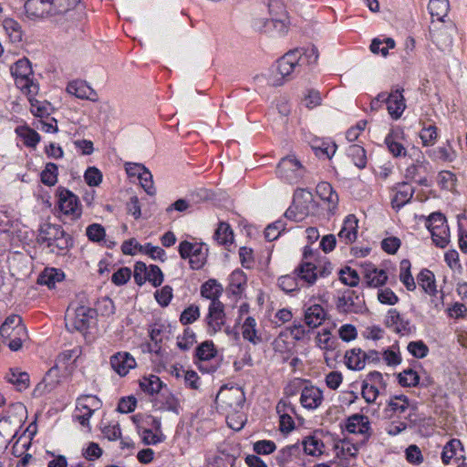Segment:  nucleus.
<instances>
[{
	"mask_svg": "<svg viewBox=\"0 0 467 467\" xmlns=\"http://www.w3.org/2000/svg\"><path fill=\"white\" fill-rule=\"evenodd\" d=\"M358 219L354 214H348L344 220L338 237L345 244H351L357 239Z\"/></svg>",
	"mask_w": 467,
	"mask_h": 467,
	"instance_id": "obj_21",
	"label": "nucleus"
},
{
	"mask_svg": "<svg viewBox=\"0 0 467 467\" xmlns=\"http://www.w3.org/2000/svg\"><path fill=\"white\" fill-rule=\"evenodd\" d=\"M300 55L297 57H303V60H300V66L303 63H307L308 65L316 64L318 59V50L315 46H311L305 49H299Z\"/></svg>",
	"mask_w": 467,
	"mask_h": 467,
	"instance_id": "obj_52",
	"label": "nucleus"
},
{
	"mask_svg": "<svg viewBox=\"0 0 467 467\" xmlns=\"http://www.w3.org/2000/svg\"><path fill=\"white\" fill-rule=\"evenodd\" d=\"M67 91L75 97L82 99L97 100L98 95L85 81L74 80L69 82Z\"/></svg>",
	"mask_w": 467,
	"mask_h": 467,
	"instance_id": "obj_16",
	"label": "nucleus"
},
{
	"mask_svg": "<svg viewBox=\"0 0 467 467\" xmlns=\"http://www.w3.org/2000/svg\"><path fill=\"white\" fill-rule=\"evenodd\" d=\"M201 250H202V245L201 244H192L188 241H182L179 246L180 255L183 259L194 256Z\"/></svg>",
	"mask_w": 467,
	"mask_h": 467,
	"instance_id": "obj_46",
	"label": "nucleus"
},
{
	"mask_svg": "<svg viewBox=\"0 0 467 467\" xmlns=\"http://www.w3.org/2000/svg\"><path fill=\"white\" fill-rule=\"evenodd\" d=\"M200 317L199 307L192 305L182 311L180 317V321L183 325L192 324Z\"/></svg>",
	"mask_w": 467,
	"mask_h": 467,
	"instance_id": "obj_61",
	"label": "nucleus"
},
{
	"mask_svg": "<svg viewBox=\"0 0 467 467\" xmlns=\"http://www.w3.org/2000/svg\"><path fill=\"white\" fill-rule=\"evenodd\" d=\"M400 279L409 291H413L416 288L414 278L410 273V262L408 259H403L400 262Z\"/></svg>",
	"mask_w": 467,
	"mask_h": 467,
	"instance_id": "obj_37",
	"label": "nucleus"
},
{
	"mask_svg": "<svg viewBox=\"0 0 467 467\" xmlns=\"http://www.w3.org/2000/svg\"><path fill=\"white\" fill-rule=\"evenodd\" d=\"M313 202V195L310 192L300 189L297 190L294 195V206L296 210H299L300 217L295 213L293 207H289L285 215L286 218L299 221L303 218V215L308 213V204Z\"/></svg>",
	"mask_w": 467,
	"mask_h": 467,
	"instance_id": "obj_6",
	"label": "nucleus"
},
{
	"mask_svg": "<svg viewBox=\"0 0 467 467\" xmlns=\"http://www.w3.org/2000/svg\"><path fill=\"white\" fill-rule=\"evenodd\" d=\"M347 154L353 161L354 164L358 169H364L367 164L366 150L363 147L358 144H352L348 146Z\"/></svg>",
	"mask_w": 467,
	"mask_h": 467,
	"instance_id": "obj_33",
	"label": "nucleus"
},
{
	"mask_svg": "<svg viewBox=\"0 0 467 467\" xmlns=\"http://www.w3.org/2000/svg\"><path fill=\"white\" fill-rule=\"evenodd\" d=\"M233 394L231 389H228L226 386L221 388L215 398V403L217 408L221 410L222 413H229L232 410L233 405Z\"/></svg>",
	"mask_w": 467,
	"mask_h": 467,
	"instance_id": "obj_29",
	"label": "nucleus"
},
{
	"mask_svg": "<svg viewBox=\"0 0 467 467\" xmlns=\"http://www.w3.org/2000/svg\"><path fill=\"white\" fill-rule=\"evenodd\" d=\"M39 244H47L51 252L63 254L73 246V240L58 224L46 223L39 229Z\"/></svg>",
	"mask_w": 467,
	"mask_h": 467,
	"instance_id": "obj_1",
	"label": "nucleus"
},
{
	"mask_svg": "<svg viewBox=\"0 0 467 467\" xmlns=\"http://www.w3.org/2000/svg\"><path fill=\"white\" fill-rule=\"evenodd\" d=\"M196 357L201 360H209L215 355L213 342L204 341L196 348Z\"/></svg>",
	"mask_w": 467,
	"mask_h": 467,
	"instance_id": "obj_49",
	"label": "nucleus"
},
{
	"mask_svg": "<svg viewBox=\"0 0 467 467\" xmlns=\"http://www.w3.org/2000/svg\"><path fill=\"white\" fill-rule=\"evenodd\" d=\"M163 386L162 381L156 375H150L149 377H143L140 380V389L150 394L153 395L159 393Z\"/></svg>",
	"mask_w": 467,
	"mask_h": 467,
	"instance_id": "obj_30",
	"label": "nucleus"
},
{
	"mask_svg": "<svg viewBox=\"0 0 467 467\" xmlns=\"http://www.w3.org/2000/svg\"><path fill=\"white\" fill-rule=\"evenodd\" d=\"M25 11L30 18L54 16L51 0H26Z\"/></svg>",
	"mask_w": 467,
	"mask_h": 467,
	"instance_id": "obj_10",
	"label": "nucleus"
},
{
	"mask_svg": "<svg viewBox=\"0 0 467 467\" xmlns=\"http://www.w3.org/2000/svg\"><path fill=\"white\" fill-rule=\"evenodd\" d=\"M222 291V285L214 279L208 280L201 287V295L211 302H220L218 298Z\"/></svg>",
	"mask_w": 467,
	"mask_h": 467,
	"instance_id": "obj_27",
	"label": "nucleus"
},
{
	"mask_svg": "<svg viewBox=\"0 0 467 467\" xmlns=\"http://www.w3.org/2000/svg\"><path fill=\"white\" fill-rule=\"evenodd\" d=\"M86 234L89 241L99 243L104 240L106 232L101 224L92 223L88 226Z\"/></svg>",
	"mask_w": 467,
	"mask_h": 467,
	"instance_id": "obj_47",
	"label": "nucleus"
},
{
	"mask_svg": "<svg viewBox=\"0 0 467 467\" xmlns=\"http://www.w3.org/2000/svg\"><path fill=\"white\" fill-rule=\"evenodd\" d=\"M312 149L317 157H326L327 159H331V157L335 154L337 150V145L335 143L328 144L326 142H322L320 145L312 146Z\"/></svg>",
	"mask_w": 467,
	"mask_h": 467,
	"instance_id": "obj_57",
	"label": "nucleus"
},
{
	"mask_svg": "<svg viewBox=\"0 0 467 467\" xmlns=\"http://www.w3.org/2000/svg\"><path fill=\"white\" fill-rule=\"evenodd\" d=\"M154 296L161 306H167L172 298V288L170 285H165L161 290H157Z\"/></svg>",
	"mask_w": 467,
	"mask_h": 467,
	"instance_id": "obj_64",
	"label": "nucleus"
},
{
	"mask_svg": "<svg viewBox=\"0 0 467 467\" xmlns=\"http://www.w3.org/2000/svg\"><path fill=\"white\" fill-rule=\"evenodd\" d=\"M462 450V445L460 440L451 439L443 447L441 453V460L444 464H448L450 461L456 455L457 451Z\"/></svg>",
	"mask_w": 467,
	"mask_h": 467,
	"instance_id": "obj_42",
	"label": "nucleus"
},
{
	"mask_svg": "<svg viewBox=\"0 0 467 467\" xmlns=\"http://www.w3.org/2000/svg\"><path fill=\"white\" fill-rule=\"evenodd\" d=\"M207 319L208 326L212 327L214 332L221 329L222 326L224 324V312L222 302H211Z\"/></svg>",
	"mask_w": 467,
	"mask_h": 467,
	"instance_id": "obj_20",
	"label": "nucleus"
},
{
	"mask_svg": "<svg viewBox=\"0 0 467 467\" xmlns=\"http://www.w3.org/2000/svg\"><path fill=\"white\" fill-rule=\"evenodd\" d=\"M428 9L432 18L442 22L450 9L449 0H430Z\"/></svg>",
	"mask_w": 467,
	"mask_h": 467,
	"instance_id": "obj_26",
	"label": "nucleus"
},
{
	"mask_svg": "<svg viewBox=\"0 0 467 467\" xmlns=\"http://www.w3.org/2000/svg\"><path fill=\"white\" fill-rule=\"evenodd\" d=\"M300 169H302L301 163L296 158L287 156L277 164L276 173L279 177L291 181L299 176L296 172Z\"/></svg>",
	"mask_w": 467,
	"mask_h": 467,
	"instance_id": "obj_14",
	"label": "nucleus"
},
{
	"mask_svg": "<svg viewBox=\"0 0 467 467\" xmlns=\"http://www.w3.org/2000/svg\"><path fill=\"white\" fill-rule=\"evenodd\" d=\"M11 73L16 79L17 88L26 90L27 95H34L38 92V85L34 83L30 76L33 74L30 61L24 57L16 61L11 67Z\"/></svg>",
	"mask_w": 467,
	"mask_h": 467,
	"instance_id": "obj_2",
	"label": "nucleus"
},
{
	"mask_svg": "<svg viewBox=\"0 0 467 467\" xmlns=\"http://www.w3.org/2000/svg\"><path fill=\"white\" fill-rule=\"evenodd\" d=\"M58 167L53 162L46 164L45 169L42 171L41 182L47 186H54L57 182Z\"/></svg>",
	"mask_w": 467,
	"mask_h": 467,
	"instance_id": "obj_38",
	"label": "nucleus"
},
{
	"mask_svg": "<svg viewBox=\"0 0 467 467\" xmlns=\"http://www.w3.org/2000/svg\"><path fill=\"white\" fill-rule=\"evenodd\" d=\"M346 365L349 369L361 370L365 367L364 351L354 348L345 354Z\"/></svg>",
	"mask_w": 467,
	"mask_h": 467,
	"instance_id": "obj_25",
	"label": "nucleus"
},
{
	"mask_svg": "<svg viewBox=\"0 0 467 467\" xmlns=\"http://www.w3.org/2000/svg\"><path fill=\"white\" fill-rule=\"evenodd\" d=\"M284 9L283 5L279 1H272L268 5L269 13L271 18H256L254 20V28L260 33H271L273 32V12L274 9Z\"/></svg>",
	"mask_w": 467,
	"mask_h": 467,
	"instance_id": "obj_22",
	"label": "nucleus"
},
{
	"mask_svg": "<svg viewBox=\"0 0 467 467\" xmlns=\"http://www.w3.org/2000/svg\"><path fill=\"white\" fill-rule=\"evenodd\" d=\"M240 263L243 267L251 269L254 265V251L246 246L240 247L239 249Z\"/></svg>",
	"mask_w": 467,
	"mask_h": 467,
	"instance_id": "obj_54",
	"label": "nucleus"
},
{
	"mask_svg": "<svg viewBox=\"0 0 467 467\" xmlns=\"http://www.w3.org/2000/svg\"><path fill=\"white\" fill-rule=\"evenodd\" d=\"M420 137L424 146L433 145L437 139V127L430 125L429 127L423 128L420 133Z\"/></svg>",
	"mask_w": 467,
	"mask_h": 467,
	"instance_id": "obj_58",
	"label": "nucleus"
},
{
	"mask_svg": "<svg viewBox=\"0 0 467 467\" xmlns=\"http://www.w3.org/2000/svg\"><path fill=\"white\" fill-rule=\"evenodd\" d=\"M322 400L323 394L319 389L311 386L306 387L302 390L300 402L303 407L308 410H314L321 404Z\"/></svg>",
	"mask_w": 467,
	"mask_h": 467,
	"instance_id": "obj_18",
	"label": "nucleus"
},
{
	"mask_svg": "<svg viewBox=\"0 0 467 467\" xmlns=\"http://www.w3.org/2000/svg\"><path fill=\"white\" fill-rule=\"evenodd\" d=\"M403 89L396 88L389 95L385 94V103L389 115L394 119H398L403 113L406 104L402 95Z\"/></svg>",
	"mask_w": 467,
	"mask_h": 467,
	"instance_id": "obj_12",
	"label": "nucleus"
},
{
	"mask_svg": "<svg viewBox=\"0 0 467 467\" xmlns=\"http://www.w3.org/2000/svg\"><path fill=\"white\" fill-rule=\"evenodd\" d=\"M97 317V310L93 307L81 305L74 311L67 310L65 321L68 331L82 332L89 327V324Z\"/></svg>",
	"mask_w": 467,
	"mask_h": 467,
	"instance_id": "obj_3",
	"label": "nucleus"
},
{
	"mask_svg": "<svg viewBox=\"0 0 467 467\" xmlns=\"http://www.w3.org/2000/svg\"><path fill=\"white\" fill-rule=\"evenodd\" d=\"M58 367L57 364H55L46 373L43 379L36 386L33 390L34 397H41L46 393L51 392L55 389L60 383V376L58 374Z\"/></svg>",
	"mask_w": 467,
	"mask_h": 467,
	"instance_id": "obj_8",
	"label": "nucleus"
},
{
	"mask_svg": "<svg viewBox=\"0 0 467 467\" xmlns=\"http://www.w3.org/2000/svg\"><path fill=\"white\" fill-rule=\"evenodd\" d=\"M339 280L351 287L357 286L359 282V276L356 270L346 266L339 271Z\"/></svg>",
	"mask_w": 467,
	"mask_h": 467,
	"instance_id": "obj_45",
	"label": "nucleus"
},
{
	"mask_svg": "<svg viewBox=\"0 0 467 467\" xmlns=\"http://www.w3.org/2000/svg\"><path fill=\"white\" fill-rule=\"evenodd\" d=\"M285 230V223L282 221H276L269 224L265 230V237L267 241H275L278 238L281 232Z\"/></svg>",
	"mask_w": 467,
	"mask_h": 467,
	"instance_id": "obj_55",
	"label": "nucleus"
},
{
	"mask_svg": "<svg viewBox=\"0 0 467 467\" xmlns=\"http://www.w3.org/2000/svg\"><path fill=\"white\" fill-rule=\"evenodd\" d=\"M303 446L305 452L311 456L321 455L323 453V448L325 447L323 441L316 435L306 437L303 441Z\"/></svg>",
	"mask_w": 467,
	"mask_h": 467,
	"instance_id": "obj_32",
	"label": "nucleus"
},
{
	"mask_svg": "<svg viewBox=\"0 0 467 467\" xmlns=\"http://www.w3.org/2000/svg\"><path fill=\"white\" fill-rule=\"evenodd\" d=\"M146 281L151 283L154 287L160 286L163 282V274L158 265H151L146 270Z\"/></svg>",
	"mask_w": 467,
	"mask_h": 467,
	"instance_id": "obj_50",
	"label": "nucleus"
},
{
	"mask_svg": "<svg viewBox=\"0 0 467 467\" xmlns=\"http://www.w3.org/2000/svg\"><path fill=\"white\" fill-rule=\"evenodd\" d=\"M361 394L366 402L370 404L376 400L379 392L376 386H374L373 384L368 385L367 380H364L362 382Z\"/></svg>",
	"mask_w": 467,
	"mask_h": 467,
	"instance_id": "obj_60",
	"label": "nucleus"
},
{
	"mask_svg": "<svg viewBox=\"0 0 467 467\" xmlns=\"http://www.w3.org/2000/svg\"><path fill=\"white\" fill-rule=\"evenodd\" d=\"M20 136L24 139V143L27 147L36 148L40 141V135L30 128H25Z\"/></svg>",
	"mask_w": 467,
	"mask_h": 467,
	"instance_id": "obj_56",
	"label": "nucleus"
},
{
	"mask_svg": "<svg viewBox=\"0 0 467 467\" xmlns=\"http://www.w3.org/2000/svg\"><path fill=\"white\" fill-rule=\"evenodd\" d=\"M57 196L58 198V206L60 211L67 215H72L74 218H79L81 210L78 204V198L72 192L66 188L58 187L57 190Z\"/></svg>",
	"mask_w": 467,
	"mask_h": 467,
	"instance_id": "obj_5",
	"label": "nucleus"
},
{
	"mask_svg": "<svg viewBox=\"0 0 467 467\" xmlns=\"http://www.w3.org/2000/svg\"><path fill=\"white\" fill-rule=\"evenodd\" d=\"M65 277L62 271L55 268H46L37 277V284L54 288L57 282H61Z\"/></svg>",
	"mask_w": 467,
	"mask_h": 467,
	"instance_id": "obj_24",
	"label": "nucleus"
},
{
	"mask_svg": "<svg viewBox=\"0 0 467 467\" xmlns=\"http://www.w3.org/2000/svg\"><path fill=\"white\" fill-rule=\"evenodd\" d=\"M299 49L290 50L277 60V71L283 77H288L296 67L300 66L303 57H297Z\"/></svg>",
	"mask_w": 467,
	"mask_h": 467,
	"instance_id": "obj_13",
	"label": "nucleus"
},
{
	"mask_svg": "<svg viewBox=\"0 0 467 467\" xmlns=\"http://www.w3.org/2000/svg\"><path fill=\"white\" fill-rule=\"evenodd\" d=\"M409 399L405 395H397L388 403V406L391 409V410L400 414L405 412L409 408Z\"/></svg>",
	"mask_w": 467,
	"mask_h": 467,
	"instance_id": "obj_48",
	"label": "nucleus"
},
{
	"mask_svg": "<svg viewBox=\"0 0 467 467\" xmlns=\"http://www.w3.org/2000/svg\"><path fill=\"white\" fill-rule=\"evenodd\" d=\"M8 322L0 327V335L8 340V347L13 351H17L22 348V344L28 338L27 331L25 326H19L15 331H8Z\"/></svg>",
	"mask_w": 467,
	"mask_h": 467,
	"instance_id": "obj_9",
	"label": "nucleus"
},
{
	"mask_svg": "<svg viewBox=\"0 0 467 467\" xmlns=\"http://www.w3.org/2000/svg\"><path fill=\"white\" fill-rule=\"evenodd\" d=\"M214 238L220 244H232L234 242V232L229 223H221L214 233Z\"/></svg>",
	"mask_w": 467,
	"mask_h": 467,
	"instance_id": "obj_36",
	"label": "nucleus"
},
{
	"mask_svg": "<svg viewBox=\"0 0 467 467\" xmlns=\"http://www.w3.org/2000/svg\"><path fill=\"white\" fill-rule=\"evenodd\" d=\"M401 188L399 190L392 200L393 208H400L408 203L414 194V189L408 186L406 182L401 183Z\"/></svg>",
	"mask_w": 467,
	"mask_h": 467,
	"instance_id": "obj_35",
	"label": "nucleus"
},
{
	"mask_svg": "<svg viewBox=\"0 0 467 467\" xmlns=\"http://www.w3.org/2000/svg\"><path fill=\"white\" fill-rule=\"evenodd\" d=\"M32 114L38 118H47L50 114V104L47 101H40L36 99L29 98Z\"/></svg>",
	"mask_w": 467,
	"mask_h": 467,
	"instance_id": "obj_41",
	"label": "nucleus"
},
{
	"mask_svg": "<svg viewBox=\"0 0 467 467\" xmlns=\"http://www.w3.org/2000/svg\"><path fill=\"white\" fill-rule=\"evenodd\" d=\"M255 327V319L252 317H246L242 326L243 337L254 345L262 340L261 337L257 336Z\"/></svg>",
	"mask_w": 467,
	"mask_h": 467,
	"instance_id": "obj_31",
	"label": "nucleus"
},
{
	"mask_svg": "<svg viewBox=\"0 0 467 467\" xmlns=\"http://www.w3.org/2000/svg\"><path fill=\"white\" fill-rule=\"evenodd\" d=\"M85 182L89 186H98L102 181V173L96 167H89L84 174Z\"/></svg>",
	"mask_w": 467,
	"mask_h": 467,
	"instance_id": "obj_59",
	"label": "nucleus"
},
{
	"mask_svg": "<svg viewBox=\"0 0 467 467\" xmlns=\"http://www.w3.org/2000/svg\"><path fill=\"white\" fill-rule=\"evenodd\" d=\"M396 139L397 135L393 130L386 136L385 144L388 150L394 157L405 156L406 149L400 142L397 141Z\"/></svg>",
	"mask_w": 467,
	"mask_h": 467,
	"instance_id": "obj_39",
	"label": "nucleus"
},
{
	"mask_svg": "<svg viewBox=\"0 0 467 467\" xmlns=\"http://www.w3.org/2000/svg\"><path fill=\"white\" fill-rule=\"evenodd\" d=\"M398 381L402 387H415L419 384L420 377L412 368H407L398 374Z\"/></svg>",
	"mask_w": 467,
	"mask_h": 467,
	"instance_id": "obj_43",
	"label": "nucleus"
},
{
	"mask_svg": "<svg viewBox=\"0 0 467 467\" xmlns=\"http://www.w3.org/2000/svg\"><path fill=\"white\" fill-rule=\"evenodd\" d=\"M110 364L112 368L119 375L125 376L128 374L130 368L136 366V361L130 353H117L110 358Z\"/></svg>",
	"mask_w": 467,
	"mask_h": 467,
	"instance_id": "obj_15",
	"label": "nucleus"
},
{
	"mask_svg": "<svg viewBox=\"0 0 467 467\" xmlns=\"http://www.w3.org/2000/svg\"><path fill=\"white\" fill-rule=\"evenodd\" d=\"M317 193L322 200L327 201L329 203L328 211L334 213L337 207L339 199L331 184L327 182H319L317 185Z\"/></svg>",
	"mask_w": 467,
	"mask_h": 467,
	"instance_id": "obj_19",
	"label": "nucleus"
},
{
	"mask_svg": "<svg viewBox=\"0 0 467 467\" xmlns=\"http://www.w3.org/2000/svg\"><path fill=\"white\" fill-rule=\"evenodd\" d=\"M418 284L424 292L429 295H435L437 292L434 275L428 269H422L417 276Z\"/></svg>",
	"mask_w": 467,
	"mask_h": 467,
	"instance_id": "obj_28",
	"label": "nucleus"
},
{
	"mask_svg": "<svg viewBox=\"0 0 467 467\" xmlns=\"http://www.w3.org/2000/svg\"><path fill=\"white\" fill-rule=\"evenodd\" d=\"M100 400L92 395H82L77 400V409L86 410L87 411L83 415L76 416L77 420L82 426H88L89 419L92 416L95 410L100 407Z\"/></svg>",
	"mask_w": 467,
	"mask_h": 467,
	"instance_id": "obj_11",
	"label": "nucleus"
},
{
	"mask_svg": "<svg viewBox=\"0 0 467 467\" xmlns=\"http://www.w3.org/2000/svg\"><path fill=\"white\" fill-rule=\"evenodd\" d=\"M139 179L145 192L150 196L155 195L156 190L153 187L151 173L148 170H144V171L139 172Z\"/></svg>",
	"mask_w": 467,
	"mask_h": 467,
	"instance_id": "obj_62",
	"label": "nucleus"
},
{
	"mask_svg": "<svg viewBox=\"0 0 467 467\" xmlns=\"http://www.w3.org/2000/svg\"><path fill=\"white\" fill-rule=\"evenodd\" d=\"M3 26L12 42L22 40V29L18 22L12 18H6L4 20Z\"/></svg>",
	"mask_w": 467,
	"mask_h": 467,
	"instance_id": "obj_40",
	"label": "nucleus"
},
{
	"mask_svg": "<svg viewBox=\"0 0 467 467\" xmlns=\"http://www.w3.org/2000/svg\"><path fill=\"white\" fill-rule=\"evenodd\" d=\"M408 351L417 358H423L428 355L429 348L421 340L410 342Z\"/></svg>",
	"mask_w": 467,
	"mask_h": 467,
	"instance_id": "obj_53",
	"label": "nucleus"
},
{
	"mask_svg": "<svg viewBox=\"0 0 467 467\" xmlns=\"http://www.w3.org/2000/svg\"><path fill=\"white\" fill-rule=\"evenodd\" d=\"M345 428L349 433L364 435L365 439L361 444H365L371 435L368 418L363 414L356 413L349 416L346 420Z\"/></svg>",
	"mask_w": 467,
	"mask_h": 467,
	"instance_id": "obj_7",
	"label": "nucleus"
},
{
	"mask_svg": "<svg viewBox=\"0 0 467 467\" xmlns=\"http://www.w3.org/2000/svg\"><path fill=\"white\" fill-rule=\"evenodd\" d=\"M426 225L431 234L433 243L437 246L444 248L450 239V230L445 216L441 213H432L428 217Z\"/></svg>",
	"mask_w": 467,
	"mask_h": 467,
	"instance_id": "obj_4",
	"label": "nucleus"
},
{
	"mask_svg": "<svg viewBox=\"0 0 467 467\" xmlns=\"http://www.w3.org/2000/svg\"><path fill=\"white\" fill-rule=\"evenodd\" d=\"M80 0H51L53 15H64L73 9Z\"/></svg>",
	"mask_w": 467,
	"mask_h": 467,
	"instance_id": "obj_44",
	"label": "nucleus"
},
{
	"mask_svg": "<svg viewBox=\"0 0 467 467\" xmlns=\"http://www.w3.org/2000/svg\"><path fill=\"white\" fill-rule=\"evenodd\" d=\"M372 274L369 279H366L367 286L369 287H379L384 285L388 281V275L385 270L380 269Z\"/></svg>",
	"mask_w": 467,
	"mask_h": 467,
	"instance_id": "obj_63",
	"label": "nucleus"
},
{
	"mask_svg": "<svg viewBox=\"0 0 467 467\" xmlns=\"http://www.w3.org/2000/svg\"><path fill=\"white\" fill-rule=\"evenodd\" d=\"M195 342V334L191 328L184 329L183 336L177 338V346L183 351L190 349Z\"/></svg>",
	"mask_w": 467,
	"mask_h": 467,
	"instance_id": "obj_51",
	"label": "nucleus"
},
{
	"mask_svg": "<svg viewBox=\"0 0 467 467\" xmlns=\"http://www.w3.org/2000/svg\"><path fill=\"white\" fill-rule=\"evenodd\" d=\"M327 312L322 306L315 304L305 310L304 320L307 327L316 328L327 318Z\"/></svg>",
	"mask_w": 467,
	"mask_h": 467,
	"instance_id": "obj_17",
	"label": "nucleus"
},
{
	"mask_svg": "<svg viewBox=\"0 0 467 467\" xmlns=\"http://www.w3.org/2000/svg\"><path fill=\"white\" fill-rule=\"evenodd\" d=\"M5 379L18 391H23L29 387L30 379L28 373L21 371L18 368H11L6 374Z\"/></svg>",
	"mask_w": 467,
	"mask_h": 467,
	"instance_id": "obj_23",
	"label": "nucleus"
},
{
	"mask_svg": "<svg viewBox=\"0 0 467 467\" xmlns=\"http://www.w3.org/2000/svg\"><path fill=\"white\" fill-rule=\"evenodd\" d=\"M317 268L312 263H302L296 269V273L298 277L312 285L317 277Z\"/></svg>",
	"mask_w": 467,
	"mask_h": 467,
	"instance_id": "obj_34",
	"label": "nucleus"
}]
</instances>
